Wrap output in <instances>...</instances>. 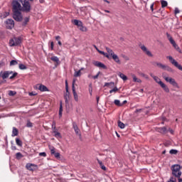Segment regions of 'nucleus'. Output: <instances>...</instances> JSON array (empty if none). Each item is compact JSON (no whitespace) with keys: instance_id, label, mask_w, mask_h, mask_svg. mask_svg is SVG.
I'll return each mask as SVG.
<instances>
[{"instance_id":"nucleus-1","label":"nucleus","mask_w":182,"mask_h":182,"mask_svg":"<svg viewBox=\"0 0 182 182\" xmlns=\"http://www.w3.org/2000/svg\"><path fill=\"white\" fill-rule=\"evenodd\" d=\"M14 0L12 1V6H13V18L17 22H21L23 17L22 16L23 12H31V3H29L27 0ZM22 4L23 6L21 5Z\"/></svg>"},{"instance_id":"nucleus-2","label":"nucleus","mask_w":182,"mask_h":182,"mask_svg":"<svg viewBox=\"0 0 182 182\" xmlns=\"http://www.w3.org/2000/svg\"><path fill=\"white\" fill-rule=\"evenodd\" d=\"M22 43V37H14L9 40V45L11 47L19 46Z\"/></svg>"},{"instance_id":"nucleus-3","label":"nucleus","mask_w":182,"mask_h":182,"mask_svg":"<svg viewBox=\"0 0 182 182\" xmlns=\"http://www.w3.org/2000/svg\"><path fill=\"white\" fill-rule=\"evenodd\" d=\"M171 170L172 175L174 176V177H181V166L180 165H173Z\"/></svg>"},{"instance_id":"nucleus-4","label":"nucleus","mask_w":182,"mask_h":182,"mask_svg":"<svg viewBox=\"0 0 182 182\" xmlns=\"http://www.w3.org/2000/svg\"><path fill=\"white\" fill-rule=\"evenodd\" d=\"M154 66H158V68H160L161 69H163L164 70H167L168 72H173V69L170 68L168 65H163L161 63H154Z\"/></svg>"},{"instance_id":"nucleus-5","label":"nucleus","mask_w":182,"mask_h":182,"mask_svg":"<svg viewBox=\"0 0 182 182\" xmlns=\"http://www.w3.org/2000/svg\"><path fill=\"white\" fill-rule=\"evenodd\" d=\"M166 59H168V60L171 62V63L173 64V66H175L176 68H178L179 69V70H182L181 65L178 64V63L176 62V60H174V58H173V57L171 55L167 56Z\"/></svg>"},{"instance_id":"nucleus-6","label":"nucleus","mask_w":182,"mask_h":182,"mask_svg":"<svg viewBox=\"0 0 182 182\" xmlns=\"http://www.w3.org/2000/svg\"><path fill=\"white\" fill-rule=\"evenodd\" d=\"M163 77L166 80V82H168V83H170V85H172V86L177 87L178 84H177V82H176V80H174V78H171L166 75H163Z\"/></svg>"},{"instance_id":"nucleus-7","label":"nucleus","mask_w":182,"mask_h":182,"mask_svg":"<svg viewBox=\"0 0 182 182\" xmlns=\"http://www.w3.org/2000/svg\"><path fill=\"white\" fill-rule=\"evenodd\" d=\"M12 73H14V71H1L0 76L3 80H5V79H8L9 75H12Z\"/></svg>"},{"instance_id":"nucleus-8","label":"nucleus","mask_w":182,"mask_h":182,"mask_svg":"<svg viewBox=\"0 0 182 182\" xmlns=\"http://www.w3.org/2000/svg\"><path fill=\"white\" fill-rule=\"evenodd\" d=\"M140 49L144 52V53L146 54L147 56H149V58H153V54L149 49H147V47L144 45H139Z\"/></svg>"},{"instance_id":"nucleus-9","label":"nucleus","mask_w":182,"mask_h":182,"mask_svg":"<svg viewBox=\"0 0 182 182\" xmlns=\"http://www.w3.org/2000/svg\"><path fill=\"white\" fill-rule=\"evenodd\" d=\"M26 168L27 170H29V171H33L38 168V165H35L33 164H27L26 165Z\"/></svg>"},{"instance_id":"nucleus-10","label":"nucleus","mask_w":182,"mask_h":182,"mask_svg":"<svg viewBox=\"0 0 182 182\" xmlns=\"http://www.w3.org/2000/svg\"><path fill=\"white\" fill-rule=\"evenodd\" d=\"M6 28L7 29H12L15 26V22L12 19H8L6 21Z\"/></svg>"},{"instance_id":"nucleus-11","label":"nucleus","mask_w":182,"mask_h":182,"mask_svg":"<svg viewBox=\"0 0 182 182\" xmlns=\"http://www.w3.org/2000/svg\"><path fill=\"white\" fill-rule=\"evenodd\" d=\"M150 76L152 77V78L154 79V80H155V82H156V83H158V85H161L163 82L161 81V80H160L159 78V77L154 75L153 73H150Z\"/></svg>"},{"instance_id":"nucleus-12","label":"nucleus","mask_w":182,"mask_h":182,"mask_svg":"<svg viewBox=\"0 0 182 182\" xmlns=\"http://www.w3.org/2000/svg\"><path fill=\"white\" fill-rule=\"evenodd\" d=\"M94 65H95V66H97V68H102V69H107V68L105 65V64H103L99 61H96L94 63Z\"/></svg>"},{"instance_id":"nucleus-13","label":"nucleus","mask_w":182,"mask_h":182,"mask_svg":"<svg viewBox=\"0 0 182 182\" xmlns=\"http://www.w3.org/2000/svg\"><path fill=\"white\" fill-rule=\"evenodd\" d=\"M38 90L40 92H49V89L43 85H40L38 87Z\"/></svg>"},{"instance_id":"nucleus-14","label":"nucleus","mask_w":182,"mask_h":182,"mask_svg":"<svg viewBox=\"0 0 182 182\" xmlns=\"http://www.w3.org/2000/svg\"><path fill=\"white\" fill-rule=\"evenodd\" d=\"M70 95V93L69 92V90H65V93L64 94V99H65V103H68Z\"/></svg>"},{"instance_id":"nucleus-15","label":"nucleus","mask_w":182,"mask_h":182,"mask_svg":"<svg viewBox=\"0 0 182 182\" xmlns=\"http://www.w3.org/2000/svg\"><path fill=\"white\" fill-rule=\"evenodd\" d=\"M105 49H106V50L107 52V55H109V59L110 58V56L112 57L113 55H114V52L110 48L105 47Z\"/></svg>"},{"instance_id":"nucleus-16","label":"nucleus","mask_w":182,"mask_h":182,"mask_svg":"<svg viewBox=\"0 0 182 182\" xmlns=\"http://www.w3.org/2000/svg\"><path fill=\"white\" fill-rule=\"evenodd\" d=\"M172 44V46H173L174 49H176L177 50V52H179V53H181V50L180 49V47H178V45H177V43H176V41H172V43H171Z\"/></svg>"},{"instance_id":"nucleus-17","label":"nucleus","mask_w":182,"mask_h":182,"mask_svg":"<svg viewBox=\"0 0 182 182\" xmlns=\"http://www.w3.org/2000/svg\"><path fill=\"white\" fill-rule=\"evenodd\" d=\"M111 58L113 59V60H114L116 63H118V65H120L121 63L120 59L119 58V56L117 55L114 54Z\"/></svg>"},{"instance_id":"nucleus-18","label":"nucleus","mask_w":182,"mask_h":182,"mask_svg":"<svg viewBox=\"0 0 182 182\" xmlns=\"http://www.w3.org/2000/svg\"><path fill=\"white\" fill-rule=\"evenodd\" d=\"M73 127L75 130V134H79V132H80V130L79 129V127H77L76 122H73Z\"/></svg>"},{"instance_id":"nucleus-19","label":"nucleus","mask_w":182,"mask_h":182,"mask_svg":"<svg viewBox=\"0 0 182 182\" xmlns=\"http://www.w3.org/2000/svg\"><path fill=\"white\" fill-rule=\"evenodd\" d=\"M18 134H19V130H18V129H16V127H13V130H12V137H15V136H18Z\"/></svg>"},{"instance_id":"nucleus-20","label":"nucleus","mask_w":182,"mask_h":182,"mask_svg":"<svg viewBox=\"0 0 182 182\" xmlns=\"http://www.w3.org/2000/svg\"><path fill=\"white\" fill-rule=\"evenodd\" d=\"M50 60H52L53 62H55L57 65H60V61L59 60V58H58L57 56H52L50 58Z\"/></svg>"},{"instance_id":"nucleus-21","label":"nucleus","mask_w":182,"mask_h":182,"mask_svg":"<svg viewBox=\"0 0 182 182\" xmlns=\"http://www.w3.org/2000/svg\"><path fill=\"white\" fill-rule=\"evenodd\" d=\"M156 131L159 132V133H167V128L166 127H160L158 128Z\"/></svg>"},{"instance_id":"nucleus-22","label":"nucleus","mask_w":182,"mask_h":182,"mask_svg":"<svg viewBox=\"0 0 182 182\" xmlns=\"http://www.w3.org/2000/svg\"><path fill=\"white\" fill-rule=\"evenodd\" d=\"M160 86L166 93H168L170 92V89H168V87H167V85H166V84H164V82H162Z\"/></svg>"},{"instance_id":"nucleus-23","label":"nucleus","mask_w":182,"mask_h":182,"mask_svg":"<svg viewBox=\"0 0 182 182\" xmlns=\"http://www.w3.org/2000/svg\"><path fill=\"white\" fill-rule=\"evenodd\" d=\"M105 86L107 87H109V89H112V87H114V82H105Z\"/></svg>"},{"instance_id":"nucleus-24","label":"nucleus","mask_w":182,"mask_h":182,"mask_svg":"<svg viewBox=\"0 0 182 182\" xmlns=\"http://www.w3.org/2000/svg\"><path fill=\"white\" fill-rule=\"evenodd\" d=\"M73 23H74V25H75L76 26H78V28H79L80 26H82V24H83V23H82V21H79V20H76V19H75V20L73 21Z\"/></svg>"},{"instance_id":"nucleus-25","label":"nucleus","mask_w":182,"mask_h":182,"mask_svg":"<svg viewBox=\"0 0 182 182\" xmlns=\"http://www.w3.org/2000/svg\"><path fill=\"white\" fill-rule=\"evenodd\" d=\"M53 133L56 139H62V135L58 131H54Z\"/></svg>"},{"instance_id":"nucleus-26","label":"nucleus","mask_w":182,"mask_h":182,"mask_svg":"<svg viewBox=\"0 0 182 182\" xmlns=\"http://www.w3.org/2000/svg\"><path fill=\"white\" fill-rule=\"evenodd\" d=\"M133 82H136V83H141V80L137 78L134 74L132 75Z\"/></svg>"},{"instance_id":"nucleus-27","label":"nucleus","mask_w":182,"mask_h":182,"mask_svg":"<svg viewBox=\"0 0 182 182\" xmlns=\"http://www.w3.org/2000/svg\"><path fill=\"white\" fill-rule=\"evenodd\" d=\"M118 76H119V77H121V79H122V80L124 81L127 80V76H126L124 74L122 73H119Z\"/></svg>"},{"instance_id":"nucleus-28","label":"nucleus","mask_w":182,"mask_h":182,"mask_svg":"<svg viewBox=\"0 0 182 182\" xmlns=\"http://www.w3.org/2000/svg\"><path fill=\"white\" fill-rule=\"evenodd\" d=\"M114 103L116 106H118L119 107H122V106H123V104H122V102H120V100H115L114 101Z\"/></svg>"},{"instance_id":"nucleus-29","label":"nucleus","mask_w":182,"mask_h":182,"mask_svg":"<svg viewBox=\"0 0 182 182\" xmlns=\"http://www.w3.org/2000/svg\"><path fill=\"white\" fill-rule=\"evenodd\" d=\"M166 36H167V38L169 41L170 43H171L172 42L174 41V39H173V37H171V35H170V33H167Z\"/></svg>"},{"instance_id":"nucleus-30","label":"nucleus","mask_w":182,"mask_h":182,"mask_svg":"<svg viewBox=\"0 0 182 182\" xmlns=\"http://www.w3.org/2000/svg\"><path fill=\"white\" fill-rule=\"evenodd\" d=\"M161 4L162 8H166V6H167V5H168V3H167V1H166L164 0H161Z\"/></svg>"},{"instance_id":"nucleus-31","label":"nucleus","mask_w":182,"mask_h":182,"mask_svg":"<svg viewBox=\"0 0 182 182\" xmlns=\"http://www.w3.org/2000/svg\"><path fill=\"white\" fill-rule=\"evenodd\" d=\"M22 157H23V155H22L21 152L16 154V159H17V160H20V159H22Z\"/></svg>"},{"instance_id":"nucleus-32","label":"nucleus","mask_w":182,"mask_h":182,"mask_svg":"<svg viewBox=\"0 0 182 182\" xmlns=\"http://www.w3.org/2000/svg\"><path fill=\"white\" fill-rule=\"evenodd\" d=\"M98 53H100V55H103V56H105V58L109 59V54H107V53H105L104 51H102V50H98Z\"/></svg>"},{"instance_id":"nucleus-33","label":"nucleus","mask_w":182,"mask_h":182,"mask_svg":"<svg viewBox=\"0 0 182 182\" xmlns=\"http://www.w3.org/2000/svg\"><path fill=\"white\" fill-rule=\"evenodd\" d=\"M75 83H76V80H73V85H72L73 93H75L76 92V88L75 87Z\"/></svg>"},{"instance_id":"nucleus-34","label":"nucleus","mask_w":182,"mask_h":182,"mask_svg":"<svg viewBox=\"0 0 182 182\" xmlns=\"http://www.w3.org/2000/svg\"><path fill=\"white\" fill-rule=\"evenodd\" d=\"M118 127L120 129H124V127H126V126L124 125V124L123 122H122V121H118Z\"/></svg>"},{"instance_id":"nucleus-35","label":"nucleus","mask_w":182,"mask_h":182,"mask_svg":"<svg viewBox=\"0 0 182 182\" xmlns=\"http://www.w3.org/2000/svg\"><path fill=\"white\" fill-rule=\"evenodd\" d=\"M28 22H29V17H26L23 21V26H26Z\"/></svg>"},{"instance_id":"nucleus-36","label":"nucleus","mask_w":182,"mask_h":182,"mask_svg":"<svg viewBox=\"0 0 182 182\" xmlns=\"http://www.w3.org/2000/svg\"><path fill=\"white\" fill-rule=\"evenodd\" d=\"M119 92V88L117 87H114L112 90H109V93H116Z\"/></svg>"},{"instance_id":"nucleus-37","label":"nucleus","mask_w":182,"mask_h":182,"mask_svg":"<svg viewBox=\"0 0 182 182\" xmlns=\"http://www.w3.org/2000/svg\"><path fill=\"white\" fill-rule=\"evenodd\" d=\"M81 75H82V73H81L80 70L78 71H75L74 73L75 77H79Z\"/></svg>"},{"instance_id":"nucleus-38","label":"nucleus","mask_w":182,"mask_h":182,"mask_svg":"<svg viewBox=\"0 0 182 182\" xmlns=\"http://www.w3.org/2000/svg\"><path fill=\"white\" fill-rule=\"evenodd\" d=\"M73 97H74V100H75V102H79V96L77 95V92H73Z\"/></svg>"},{"instance_id":"nucleus-39","label":"nucleus","mask_w":182,"mask_h":182,"mask_svg":"<svg viewBox=\"0 0 182 182\" xmlns=\"http://www.w3.org/2000/svg\"><path fill=\"white\" fill-rule=\"evenodd\" d=\"M52 130H53V132L58 131V129H56V122L55 121L53 122V124H52Z\"/></svg>"},{"instance_id":"nucleus-40","label":"nucleus","mask_w":182,"mask_h":182,"mask_svg":"<svg viewBox=\"0 0 182 182\" xmlns=\"http://www.w3.org/2000/svg\"><path fill=\"white\" fill-rule=\"evenodd\" d=\"M80 31H82V32H86L87 31V28L86 27L83 26V24L79 26Z\"/></svg>"},{"instance_id":"nucleus-41","label":"nucleus","mask_w":182,"mask_h":182,"mask_svg":"<svg viewBox=\"0 0 182 182\" xmlns=\"http://www.w3.org/2000/svg\"><path fill=\"white\" fill-rule=\"evenodd\" d=\"M18 68H19V69H21V70H25L27 69L26 65H25L23 64H19Z\"/></svg>"},{"instance_id":"nucleus-42","label":"nucleus","mask_w":182,"mask_h":182,"mask_svg":"<svg viewBox=\"0 0 182 182\" xmlns=\"http://www.w3.org/2000/svg\"><path fill=\"white\" fill-rule=\"evenodd\" d=\"M16 143L17 146H22V141H21V139L16 138Z\"/></svg>"},{"instance_id":"nucleus-43","label":"nucleus","mask_w":182,"mask_h":182,"mask_svg":"<svg viewBox=\"0 0 182 182\" xmlns=\"http://www.w3.org/2000/svg\"><path fill=\"white\" fill-rule=\"evenodd\" d=\"M49 149L50 150V154L52 155H54L56 153V151H55V147L49 146Z\"/></svg>"},{"instance_id":"nucleus-44","label":"nucleus","mask_w":182,"mask_h":182,"mask_svg":"<svg viewBox=\"0 0 182 182\" xmlns=\"http://www.w3.org/2000/svg\"><path fill=\"white\" fill-rule=\"evenodd\" d=\"M15 65H18V61L13 60L10 62V66H15Z\"/></svg>"},{"instance_id":"nucleus-45","label":"nucleus","mask_w":182,"mask_h":182,"mask_svg":"<svg viewBox=\"0 0 182 182\" xmlns=\"http://www.w3.org/2000/svg\"><path fill=\"white\" fill-rule=\"evenodd\" d=\"M18 76V73H13L12 75L9 77L10 80H12V79H15Z\"/></svg>"},{"instance_id":"nucleus-46","label":"nucleus","mask_w":182,"mask_h":182,"mask_svg":"<svg viewBox=\"0 0 182 182\" xmlns=\"http://www.w3.org/2000/svg\"><path fill=\"white\" fill-rule=\"evenodd\" d=\"M53 156H54L55 159H60V154L59 152H55Z\"/></svg>"},{"instance_id":"nucleus-47","label":"nucleus","mask_w":182,"mask_h":182,"mask_svg":"<svg viewBox=\"0 0 182 182\" xmlns=\"http://www.w3.org/2000/svg\"><path fill=\"white\" fill-rule=\"evenodd\" d=\"M167 182H177V179H176L174 177H171Z\"/></svg>"},{"instance_id":"nucleus-48","label":"nucleus","mask_w":182,"mask_h":182,"mask_svg":"<svg viewBox=\"0 0 182 182\" xmlns=\"http://www.w3.org/2000/svg\"><path fill=\"white\" fill-rule=\"evenodd\" d=\"M170 154H177L178 151L176 149H171L170 151H169Z\"/></svg>"},{"instance_id":"nucleus-49","label":"nucleus","mask_w":182,"mask_h":182,"mask_svg":"<svg viewBox=\"0 0 182 182\" xmlns=\"http://www.w3.org/2000/svg\"><path fill=\"white\" fill-rule=\"evenodd\" d=\"M15 95H16V92H15L12 91V90H10L9 92V96H15Z\"/></svg>"},{"instance_id":"nucleus-50","label":"nucleus","mask_w":182,"mask_h":182,"mask_svg":"<svg viewBox=\"0 0 182 182\" xmlns=\"http://www.w3.org/2000/svg\"><path fill=\"white\" fill-rule=\"evenodd\" d=\"M26 126L27 127H32L33 124H32V122H31V121H28Z\"/></svg>"},{"instance_id":"nucleus-51","label":"nucleus","mask_w":182,"mask_h":182,"mask_svg":"<svg viewBox=\"0 0 182 182\" xmlns=\"http://www.w3.org/2000/svg\"><path fill=\"white\" fill-rule=\"evenodd\" d=\"M39 156L41 157H46V154L45 152H41L39 153Z\"/></svg>"},{"instance_id":"nucleus-52","label":"nucleus","mask_w":182,"mask_h":182,"mask_svg":"<svg viewBox=\"0 0 182 182\" xmlns=\"http://www.w3.org/2000/svg\"><path fill=\"white\" fill-rule=\"evenodd\" d=\"M65 90H69V85L68 84V80H65Z\"/></svg>"},{"instance_id":"nucleus-53","label":"nucleus","mask_w":182,"mask_h":182,"mask_svg":"<svg viewBox=\"0 0 182 182\" xmlns=\"http://www.w3.org/2000/svg\"><path fill=\"white\" fill-rule=\"evenodd\" d=\"M100 75V72H98V73L96 75H94L92 77L93 79H97L99 77V75Z\"/></svg>"},{"instance_id":"nucleus-54","label":"nucleus","mask_w":182,"mask_h":182,"mask_svg":"<svg viewBox=\"0 0 182 182\" xmlns=\"http://www.w3.org/2000/svg\"><path fill=\"white\" fill-rule=\"evenodd\" d=\"M141 76H142L143 77H145V79H149V75L144 74V73H141Z\"/></svg>"},{"instance_id":"nucleus-55","label":"nucleus","mask_w":182,"mask_h":182,"mask_svg":"<svg viewBox=\"0 0 182 182\" xmlns=\"http://www.w3.org/2000/svg\"><path fill=\"white\" fill-rule=\"evenodd\" d=\"M177 14H180V10L178 9V8L175 9V15H177Z\"/></svg>"},{"instance_id":"nucleus-56","label":"nucleus","mask_w":182,"mask_h":182,"mask_svg":"<svg viewBox=\"0 0 182 182\" xmlns=\"http://www.w3.org/2000/svg\"><path fill=\"white\" fill-rule=\"evenodd\" d=\"M59 112H63V107L62 105V102H60V109H59Z\"/></svg>"},{"instance_id":"nucleus-57","label":"nucleus","mask_w":182,"mask_h":182,"mask_svg":"<svg viewBox=\"0 0 182 182\" xmlns=\"http://www.w3.org/2000/svg\"><path fill=\"white\" fill-rule=\"evenodd\" d=\"M100 167H101L102 170H104L105 171H106L107 168H106V166L105 165L102 164V165L100 166Z\"/></svg>"},{"instance_id":"nucleus-58","label":"nucleus","mask_w":182,"mask_h":182,"mask_svg":"<svg viewBox=\"0 0 182 182\" xmlns=\"http://www.w3.org/2000/svg\"><path fill=\"white\" fill-rule=\"evenodd\" d=\"M53 46H54L53 41H51L50 42V49H51V50H53Z\"/></svg>"},{"instance_id":"nucleus-59","label":"nucleus","mask_w":182,"mask_h":182,"mask_svg":"<svg viewBox=\"0 0 182 182\" xmlns=\"http://www.w3.org/2000/svg\"><path fill=\"white\" fill-rule=\"evenodd\" d=\"M154 4H152L151 5V6H150V9H151V12H153L154 11Z\"/></svg>"},{"instance_id":"nucleus-60","label":"nucleus","mask_w":182,"mask_h":182,"mask_svg":"<svg viewBox=\"0 0 182 182\" xmlns=\"http://www.w3.org/2000/svg\"><path fill=\"white\" fill-rule=\"evenodd\" d=\"M90 90H92V92H93V90L92 88V85H89V92H90Z\"/></svg>"},{"instance_id":"nucleus-61","label":"nucleus","mask_w":182,"mask_h":182,"mask_svg":"<svg viewBox=\"0 0 182 182\" xmlns=\"http://www.w3.org/2000/svg\"><path fill=\"white\" fill-rule=\"evenodd\" d=\"M181 176L180 177H176L178 178V182H182V178H181Z\"/></svg>"},{"instance_id":"nucleus-62","label":"nucleus","mask_w":182,"mask_h":182,"mask_svg":"<svg viewBox=\"0 0 182 182\" xmlns=\"http://www.w3.org/2000/svg\"><path fill=\"white\" fill-rule=\"evenodd\" d=\"M60 39V36H57L55 37V41H59Z\"/></svg>"},{"instance_id":"nucleus-63","label":"nucleus","mask_w":182,"mask_h":182,"mask_svg":"<svg viewBox=\"0 0 182 182\" xmlns=\"http://www.w3.org/2000/svg\"><path fill=\"white\" fill-rule=\"evenodd\" d=\"M96 99H97V103H99V100H100V97L97 96Z\"/></svg>"},{"instance_id":"nucleus-64","label":"nucleus","mask_w":182,"mask_h":182,"mask_svg":"<svg viewBox=\"0 0 182 182\" xmlns=\"http://www.w3.org/2000/svg\"><path fill=\"white\" fill-rule=\"evenodd\" d=\"M11 149H13V150H16V146H11Z\"/></svg>"}]
</instances>
